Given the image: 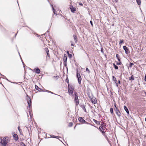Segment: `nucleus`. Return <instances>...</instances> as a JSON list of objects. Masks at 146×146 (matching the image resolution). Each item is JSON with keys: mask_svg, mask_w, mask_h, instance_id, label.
Segmentation results:
<instances>
[{"mask_svg": "<svg viewBox=\"0 0 146 146\" xmlns=\"http://www.w3.org/2000/svg\"><path fill=\"white\" fill-rule=\"evenodd\" d=\"M28 104V106L29 108H30L31 107V104Z\"/></svg>", "mask_w": 146, "mask_h": 146, "instance_id": "obj_44", "label": "nucleus"}, {"mask_svg": "<svg viewBox=\"0 0 146 146\" xmlns=\"http://www.w3.org/2000/svg\"><path fill=\"white\" fill-rule=\"evenodd\" d=\"M74 88L72 86H70L68 84V90L69 95L72 96L74 91Z\"/></svg>", "mask_w": 146, "mask_h": 146, "instance_id": "obj_1", "label": "nucleus"}, {"mask_svg": "<svg viewBox=\"0 0 146 146\" xmlns=\"http://www.w3.org/2000/svg\"><path fill=\"white\" fill-rule=\"evenodd\" d=\"M19 54H20V53H19ZM19 55L20 56V55Z\"/></svg>", "mask_w": 146, "mask_h": 146, "instance_id": "obj_61", "label": "nucleus"}, {"mask_svg": "<svg viewBox=\"0 0 146 146\" xmlns=\"http://www.w3.org/2000/svg\"><path fill=\"white\" fill-rule=\"evenodd\" d=\"M1 145L2 146H8L7 144H2Z\"/></svg>", "mask_w": 146, "mask_h": 146, "instance_id": "obj_41", "label": "nucleus"}, {"mask_svg": "<svg viewBox=\"0 0 146 146\" xmlns=\"http://www.w3.org/2000/svg\"><path fill=\"white\" fill-rule=\"evenodd\" d=\"M86 71L88 72V73H90V71L88 69V68H86Z\"/></svg>", "mask_w": 146, "mask_h": 146, "instance_id": "obj_36", "label": "nucleus"}, {"mask_svg": "<svg viewBox=\"0 0 146 146\" xmlns=\"http://www.w3.org/2000/svg\"><path fill=\"white\" fill-rule=\"evenodd\" d=\"M90 100L91 101L92 103L96 104L97 103V100L96 98L93 96L92 98L90 99Z\"/></svg>", "mask_w": 146, "mask_h": 146, "instance_id": "obj_4", "label": "nucleus"}, {"mask_svg": "<svg viewBox=\"0 0 146 146\" xmlns=\"http://www.w3.org/2000/svg\"><path fill=\"white\" fill-rule=\"evenodd\" d=\"M124 110H125L127 112V113L128 114H129V111H128V109L125 106H124Z\"/></svg>", "mask_w": 146, "mask_h": 146, "instance_id": "obj_15", "label": "nucleus"}, {"mask_svg": "<svg viewBox=\"0 0 146 146\" xmlns=\"http://www.w3.org/2000/svg\"><path fill=\"white\" fill-rule=\"evenodd\" d=\"M116 57L119 62L117 63L116 64L118 65L121 64L122 63L121 62L120 59L119 57V56L118 54H116Z\"/></svg>", "mask_w": 146, "mask_h": 146, "instance_id": "obj_6", "label": "nucleus"}, {"mask_svg": "<svg viewBox=\"0 0 146 146\" xmlns=\"http://www.w3.org/2000/svg\"><path fill=\"white\" fill-rule=\"evenodd\" d=\"M74 102L76 106H78L79 104V100L78 99H74Z\"/></svg>", "mask_w": 146, "mask_h": 146, "instance_id": "obj_14", "label": "nucleus"}, {"mask_svg": "<svg viewBox=\"0 0 146 146\" xmlns=\"http://www.w3.org/2000/svg\"><path fill=\"white\" fill-rule=\"evenodd\" d=\"M144 80L145 82H146V74H145V78Z\"/></svg>", "mask_w": 146, "mask_h": 146, "instance_id": "obj_45", "label": "nucleus"}, {"mask_svg": "<svg viewBox=\"0 0 146 146\" xmlns=\"http://www.w3.org/2000/svg\"><path fill=\"white\" fill-rule=\"evenodd\" d=\"M67 60V56L66 55V54H64V63H65L66 64V61Z\"/></svg>", "mask_w": 146, "mask_h": 146, "instance_id": "obj_10", "label": "nucleus"}, {"mask_svg": "<svg viewBox=\"0 0 146 146\" xmlns=\"http://www.w3.org/2000/svg\"><path fill=\"white\" fill-rule=\"evenodd\" d=\"M35 72L37 74H39L40 72V69L38 68H37L35 70Z\"/></svg>", "mask_w": 146, "mask_h": 146, "instance_id": "obj_21", "label": "nucleus"}, {"mask_svg": "<svg viewBox=\"0 0 146 146\" xmlns=\"http://www.w3.org/2000/svg\"><path fill=\"white\" fill-rule=\"evenodd\" d=\"M136 1L138 5H140L141 3V0H136Z\"/></svg>", "mask_w": 146, "mask_h": 146, "instance_id": "obj_25", "label": "nucleus"}, {"mask_svg": "<svg viewBox=\"0 0 146 146\" xmlns=\"http://www.w3.org/2000/svg\"><path fill=\"white\" fill-rule=\"evenodd\" d=\"M18 129L20 133H21V130L20 129L19 126L18 127Z\"/></svg>", "mask_w": 146, "mask_h": 146, "instance_id": "obj_37", "label": "nucleus"}, {"mask_svg": "<svg viewBox=\"0 0 146 146\" xmlns=\"http://www.w3.org/2000/svg\"><path fill=\"white\" fill-rule=\"evenodd\" d=\"M58 136H56H56L55 138H58Z\"/></svg>", "mask_w": 146, "mask_h": 146, "instance_id": "obj_56", "label": "nucleus"}, {"mask_svg": "<svg viewBox=\"0 0 146 146\" xmlns=\"http://www.w3.org/2000/svg\"><path fill=\"white\" fill-rule=\"evenodd\" d=\"M9 141V139L8 137H5L2 140L1 144H7Z\"/></svg>", "mask_w": 146, "mask_h": 146, "instance_id": "obj_2", "label": "nucleus"}, {"mask_svg": "<svg viewBox=\"0 0 146 146\" xmlns=\"http://www.w3.org/2000/svg\"><path fill=\"white\" fill-rule=\"evenodd\" d=\"M35 88L38 91H39V90H42L41 89H40L39 88V87H38V86L36 85H35Z\"/></svg>", "mask_w": 146, "mask_h": 146, "instance_id": "obj_24", "label": "nucleus"}, {"mask_svg": "<svg viewBox=\"0 0 146 146\" xmlns=\"http://www.w3.org/2000/svg\"><path fill=\"white\" fill-rule=\"evenodd\" d=\"M73 37L74 39V40L75 43H77V41H78L77 36L75 35H73Z\"/></svg>", "mask_w": 146, "mask_h": 146, "instance_id": "obj_11", "label": "nucleus"}, {"mask_svg": "<svg viewBox=\"0 0 146 146\" xmlns=\"http://www.w3.org/2000/svg\"><path fill=\"white\" fill-rule=\"evenodd\" d=\"M80 107L85 112H86V110L84 105H81Z\"/></svg>", "mask_w": 146, "mask_h": 146, "instance_id": "obj_17", "label": "nucleus"}, {"mask_svg": "<svg viewBox=\"0 0 146 146\" xmlns=\"http://www.w3.org/2000/svg\"><path fill=\"white\" fill-rule=\"evenodd\" d=\"M78 119L79 121L81 123H84L86 122L81 117H79L78 118Z\"/></svg>", "mask_w": 146, "mask_h": 146, "instance_id": "obj_9", "label": "nucleus"}, {"mask_svg": "<svg viewBox=\"0 0 146 146\" xmlns=\"http://www.w3.org/2000/svg\"><path fill=\"white\" fill-rule=\"evenodd\" d=\"M53 78L56 80H57L58 79V76H53Z\"/></svg>", "mask_w": 146, "mask_h": 146, "instance_id": "obj_34", "label": "nucleus"}, {"mask_svg": "<svg viewBox=\"0 0 146 146\" xmlns=\"http://www.w3.org/2000/svg\"><path fill=\"white\" fill-rule=\"evenodd\" d=\"M66 82H67V83H68V82H69V81H68V78L66 79Z\"/></svg>", "mask_w": 146, "mask_h": 146, "instance_id": "obj_38", "label": "nucleus"}, {"mask_svg": "<svg viewBox=\"0 0 146 146\" xmlns=\"http://www.w3.org/2000/svg\"><path fill=\"white\" fill-rule=\"evenodd\" d=\"M124 42L123 40H120V41L119 42V44H121V43H123Z\"/></svg>", "mask_w": 146, "mask_h": 146, "instance_id": "obj_35", "label": "nucleus"}, {"mask_svg": "<svg viewBox=\"0 0 146 146\" xmlns=\"http://www.w3.org/2000/svg\"><path fill=\"white\" fill-rule=\"evenodd\" d=\"M88 94L90 99L92 98V97L93 96L92 94Z\"/></svg>", "mask_w": 146, "mask_h": 146, "instance_id": "obj_27", "label": "nucleus"}, {"mask_svg": "<svg viewBox=\"0 0 146 146\" xmlns=\"http://www.w3.org/2000/svg\"><path fill=\"white\" fill-rule=\"evenodd\" d=\"M1 145L2 146H8L7 144H2Z\"/></svg>", "mask_w": 146, "mask_h": 146, "instance_id": "obj_39", "label": "nucleus"}, {"mask_svg": "<svg viewBox=\"0 0 146 146\" xmlns=\"http://www.w3.org/2000/svg\"><path fill=\"white\" fill-rule=\"evenodd\" d=\"M114 106L115 107V108H114V110L115 111L119 110L118 108L116 106V104L115 103H114Z\"/></svg>", "mask_w": 146, "mask_h": 146, "instance_id": "obj_16", "label": "nucleus"}, {"mask_svg": "<svg viewBox=\"0 0 146 146\" xmlns=\"http://www.w3.org/2000/svg\"><path fill=\"white\" fill-rule=\"evenodd\" d=\"M123 48L124 50L125 51V53L127 54H128L130 53L129 49L127 48L125 46H123Z\"/></svg>", "mask_w": 146, "mask_h": 146, "instance_id": "obj_5", "label": "nucleus"}, {"mask_svg": "<svg viewBox=\"0 0 146 146\" xmlns=\"http://www.w3.org/2000/svg\"><path fill=\"white\" fill-rule=\"evenodd\" d=\"M17 33H16V34H15V36H16V35H17Z\"/></svg>", "mask_w": 146, "mask_h": 146, "instance_id": "obj_60", "label": "nucleus"}, {"mask_svg": "<svg viewBox=\"0 0 146 146\" xmlns=\"http://www.w3.org/2000/svg\"><path fill=\"white\" fill-rule=\"evenodd\" d=\"M116 86H117H117H118V85H117V83H116Z\"/></svg>", "mask_w": 146, "mask_h": 146, "instance_id": "obj_57", "label": "nucleus"}, {"mask_svg": "<svg viewBox=\"0 0 146 146\" xmlns=\"http://www.w3.org/2000/svg\"><path fill=\"white\" fill-rule=\"evenodd\" d=\"M70 9L72 13H74L75 11H76V8L74 7L72 5H71L70 7Z\"/></svg>", "mask_w": 146, "mask_h": 146, "instance_id": "obj_8", "label": "nucleus"}, {"mask_svg": "<svg viewBox=\"0 0 146 146\" xmlns=\"http://www.w3.org/2000/svg\"><path fill=\"white\" fill-rule=\"evenodd\" d=\"M26 98L27 100L28 104H29H29H31V99L29 96L27 95L26 96Z\"/></svg>", "mask_w": 146, "mask_h": 146, "instance_id": "obj_7", "label": "nucleus"}, {"mask_svg": "<svg viewBox=\"0 0 146 146\" xmlns=\"http://www.w3.org/2000/svg\"><path fill=\"white\" fill-rule=\"evenodd\" d=\"M13 137L16 140H18V136L16 134H15L13 135Z\"/></svg>", "mask_w": 146, "mask_h": 146, "instance_id": "obj_13", "label": "nucleus"}, {"mask_svg": "<svg viewBox=\"0 0 146 146\" xmlns=\"http://www.w3.org/2000/svg\"><path fill=\"white\" fill-rule=\"evenodd\" d=\"M2 139L1 137H0V143H1V142L2 141Z\"/></svg>", "mask_w": 146, "mask_h": 146, "instance_id": "obj_46", "label": "nucleus"}, {"mask_svg": "<svg viewBox=\"0 0 146 146\" xmlns=\"http://www.w3.org/2000/svg\"><path fill=\"white\" fill-rule=\"evenodd\" d=\"M51 5V6L52 7V10H53V13H54L55 15H56V14L57 15V14H56V12L55 11V10L54 9V8L53 7V6L52 5Z\"/></svg>", "mask_w": 146, "mask_h": 146, "instance_id": "obj_18", "label": "nucleus"}, {"mask_svg": "<svg viewBox=\"0 0 146 146\" xmlns=\"http://www.w3.org/2000/svg\"><path fill=\"white\" fill-rule=\"evenodd\" d=\"M133 65V63H130L129 65V66L130 67H131Z\"/></svg>", "mask_w": 146, "mask_h": 146, "instance_id": "obj_33", "label": "nucleus"}, {"mask_svg": "<svg viewBox=\"0 0 146 146\" xmlns=\"http://www.w3.org/2000/svg\"><path fill=\"white\" fill-rule=\"evenodd\" d=\"M101 51L102 52H103V51L102 50V48L101 50Z\"/></svg>", "mask_w": 146, "mask_h": 146, "instance_id": "obj_54", "label": "nucleus"}, {"mask_svg": "<svg viewBox=\"0 0 146 146\" xmlns=\"http://www.w3.org/2000/svg\"><path fill=\"white\" fill-rule=\"evenodd\" d=\"M145 120L146 121V117L145 119Z\"/></svg>", "mask_w": 146, "mask_h": 146, "instance_id": "obj_58", "label": "nucleus"}, {"mask_svg": "<svg viewBox=\"0 0 146 146\" xmlns=\"http://www.w3.org/2000/svg\"><path fill=\"white\" fill-rule=\"evenodd\" d=\"M118 83H119V84H120V80H119V81H118Z\"/></svg>", "mask_w": 146, "mask_h": 146, "instance_id": "obj_53", "label": "nucleus"}, {"mask_svg": "<svg viewBox=\"0 0 146 146\" xmlns=\"http://www.w3.org/2000/svg\"><path fill=\"white\" fill-rule=\"evenodd\" d=\"M68 56L69 58H71L72 57V55L71 54L68 53Z\"/></svg>", "mask_w": 146, "mask_h": 146, "instance_id": "obj_32", "label": "nucleus"}, {"mask_svg": "<svg viewBox=\"0 0 146 146\" xmlns=\"http://www.w3.org/2000/svg\"><path fill=\"white\" fill-rule=\"evenodd\" d=\"M1 145L2 146H8L7 144H2Z\"/></svg>", "mask_w": 146, "mask_h": 146, "instance_id": "obj_40", "label": "nucleus"}, {"mask_svg": "<svg viewBox=\"0 0 146 146\" xmlns=\"http://www.w3.org/2000/svg\"><path fill=\"white\" fill-rule=\"evenodd\" d=\"M113 65L114 66V68H115V69L117 70L118 69V67L117 66L115 65L114 63L113 64Z\"/></svg>", "mask_w": 146, "mask_h": 146, "instance_id": "obj_26", "label": "nucleus"}, {"mask_svg": "<svg viewBox=\"0 0 146 146\" xmlns=\"http://www.w3.org/2000/svg\"><path fill=\"white\" fill-rule=\"evenodd\" d=\"M45 51L46 52H49L48 50V48H45Z\"/></svg>", "mask_w": 146, "mask_h": 146, "instance_id": "obj_31", "label": "nucleus"}, {"mask_svg": "<svg viewBox=\"0 0 146 146\" xmlns=\"http://www.w3.org/2000/svg\"><path fill=\"white\" fill-rule=\"evenodd\" d=\"M70 42L71 43V46H74V45L73 44V42L72 41H71Z\"/></svg>", "mask_w": 146, "mask_h": 146, "instance_id": "obj_42", "label": "nucleus"}, {"mask_svg": "<svg viewBox=\"0 0 146 146\" xmlns=\"http://www.w3.org/2000/svg\"><path fill=\"white\" fill-rule=\"evenodd\" d=\"M23 145H24V146H25V144L24 143H23Z\"/></svg>", "mask_w": 146, "mask_h": 146, "instance_id": "obj_59", "label": "nucleus"}, {"mask_svg": "<svg viewBox=\"0 0 146 146\" xmlns=\"http://www.w3.org/2000/svg\"><path fill=\"white\" fill-rule=\"evenodd\" d=\"M46 91H47V92H50L52 93L51 92H50V91H48V90H46Z\"/></svg>", "mask_w": 146, "mask_h": 146, "instance_id": "obj_55", "label": "nucleus"}, {"mask_svg": "<svg viewBox=\"0 0 146 146\" xmlns=\"http://www.w3.org/2000/svg\"><path fill=\"white\" fill-rule=\"evenodd\" d=\"M77 74H76V76L77 77L78 79V82L79 84H81V80H82V78L80 76V75L79 74H78V70H77Z\"/></svg>", "mask_w": 146, "mask_h": 146, "instance_id": "obj_3", "label": "nucleus"}, {"mask_svg": "<svg viewBox=\"0 0 146 146\" xmlns=\"http://www.w3.org/2000/svg\"><path fill=\"white\" fill-rule=\"evenodd\" d=\"M103 124H104V123L103 122H102V124H101V125L103 126Z\"/></svg>", "mask_w": 146, "mask_h": 146, "instance_id": "obj_50", "label": "nucleus"}, {"mask_svg": "<svg viewBox=\"0 0 146 146\" xmlns=\"http://www.w3.org/2000/svg\"><path fill=\"white\" fill-rule=\"evenodd\" d=\"M116 113V114L119 116V117H120L121 116V112L119 111V110H118L115 111Z\"/></svg>", "mask_w": 146, "mask_h": 146, "instance_id": "obj_12", "label": "nucleus"}, {"mask_svg": "<svg viewBox=\"0 0 146 146\" xmlns=\"http://www.w3.org/2000/svg\"><path fill=\"white\" fill-rule=\"evenodd\" d=\"M46 53H47V56L48 57H50V55H49V52H46Z\"/></svg>", "mask_w": 146, "mask_h": 146, "instance_id": "obj_43", "label": "nucleus"}, {"mask_svg": "<svg viewBox=\"0 0 146 146\" xmlns=\"http://www.w3.org/2000/svg\"><path fill=\"white\" fill-rule=\"evenodd\" d=\"M129 80H134V77H133V75H132L131 77H129Z\"/></svg>", "mask_w": 146, "mask_h": 146, "instance_id": "obj_22", "label": "nucleus"}, {"mask_svg": "<svg viewBox=\"0 0 146 146\" xmlns=\"http://www.w3.org/2000/svg\"><path fill=\"white\" fill-rule=\"evenodd\" d=\"M73 123L72 122H70L69 123L68 126L71 127L73 125Z\"/></svg>", "mask_w": 146, "mask_h": 146, "instance_id": "obj_29", "label": "nucleus"}, {"mask_svg": "<svg viewBox=\"0 0 146 146\" xmlns=\"http://www.w3.org/2000/svg\"><path fill=\"white\" fill-rule=\"evenodd\" d=\"M90 23L91 25H92V26H93V23H92V21H90Z\"/></svg>", "mask_w": 146, "mask_h": 146, "instance_id": "obj_48", "label": "nucleus"}, {"mask_svg": "<svg viewBox=\"0 0 146 146\" xmlns=\"http://www.w3.org/2000/svg\"><path fill=\"white\" fill-rule=\"evenodd\" d=\"M110 112L111 114L113 113V108H111L110 110Z\"/></svg>", "mask_w": 146, "mask_h": 146, "instance_id": "obj_30", "label": "nucleus"}, {"mask_svg": "<svg viewBox=\"0 0 146 146\" xmlns=\"http://www.w3.org/2000/svg\"><path fill=\"white\" fill-rule=\"evenodd\" d=\"M112 79L113 81L115 82V84H116V83H117V81L116 78L114 76H112Z\"/></svg>", "mask_w": 146, "mask_h": 146, "instance_id": "obj_20", "label": "nucleus"}, {"mask_svg": "<svg viewBox=\"0 0 146 146\" xmlns=\"http://www.w3.org/2000/svg\"><path fill=\"white\" fill-rule=\"evenodd\" d=\"M79 4L81 6H83V4L82 3H79Z\"/></svg>", "mask_w": 146, "mask_h": 146, "instance_id": "obj_49", "label": "nucleus"}, {"mask_svg": "<svg viewBox=\"0 0 146 146\" xmlns=\"http://www.w3.org/2000/svg\"><path fill=\"white\" fill-rule=\"evenodd\" d=\"M67 53L68 54V53H69V52L67 50Z\"/></svg>", "mask_w": 146, "mask_h": 146, "instance_id": "obj_52", "label": "nucleus"}, {"mask_svg": "<svg viewBox=\"0 0 146 146\" xmlns=\"http://www.w3.org/2000/svg\"><path fill=\"white\" fill-rule=\"evenodd\" d=\"M99 129H100V130L101 131H103V130H104L103 128L102 127H101V126H100L99 127Z\"/></svg>", "mask_w": 146, "mask_h": 146, "instance_id": "obj_28", "label": "nucleus"}, {"mask_svg": "<svg viewBox=\"0 0 146 146\" xmlns=\"http://www.w3.org/2000/svg\"><path fill=\"white\" fill-rule=\"evenodd\" d=\"M93 121L96 123V124H100V122H99L98 121H97L96 120H95V119H93Z\"/></svg>", "mask_w": 146, "mask_h": 146, "instance_id": "obj_23", "label": "nucleus"}, {"mask_svg": "<svg viewBox=\"0 0 146 146\" xmlns=\"http://www.w3.org/2000/svg\"><path fill=\"white\" fill-rule=\"evenodd\" d=\"M74 96H75L74 99H78L77 94V92H74Z\"/></svg>", "mask_w": 146, "mask_h": 146, "instance_id": "obj_19", "label": "nucleus"}, {"mask_svg": "<svg viewBox=\"0 0 146 146\" xmlns=\"http://www.w3.org/2000/svg\"><path fill=\"white\" fill-rule=\"evenodd\" d=\"M101 132H102V133L103 135H104L105 133V132H104V130L102 131H101Z\"/></svg>", "mask_w": 146, "mask_h": 146, "instance_id": "obj_47", "label": "nucleus"}, {"mask_svg": "<svg viewBox=\"0 0 146 146\" xmlns=\"http://www.w3.org/2000/svg\"><path fill=\"white\" fill-rule=\"evenodd\" d=\"M52 136V137H53V138H55V137H56V136H55L54 135H53Z\"/></svg>", "mask_w": 146, "mask_h": 146, "instance_id": "obj_51", "label": "nucleus"}]
</instances>
